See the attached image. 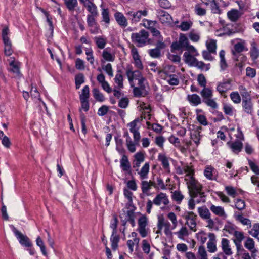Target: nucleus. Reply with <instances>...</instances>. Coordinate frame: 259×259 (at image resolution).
Returning <instances> with one entry per match:
<instances>
[{"label": "nucleus", "mask_w": 259, "mask_h": 259, "mask_svg": "<svg viewBox=\"0 0 259 259\" xmlns=\"http://www.w3.org/2000/svg\"><path fill=\"white\" fill-rule=\"evenodd\" d=\"M126 74L130 83H131L134 79L138 80L143 77L141 73L139 70L133 71L131 66H128L127 68Z\"/></svg>", "instance_id": "13"}, {"label": "nucleus", "mask_w": 259, "mask_h": 259, "mask_svg": "<svg viewBox=\"0 0 259 259\" xmlns=\"http://www.w3.org/2000/svg\"><path fill=\"white\" fill-rule=\"evenodd\" d=\"M227 15L229 19L235 22L239 17V12L237 10H232L228 12Z\"/></svg>", "instance_id": "53"}, {"label": "nucleus", "mask_w": 259, "mask_h": 259, "mask_svg": "<svg viewBox=\"0 0 259 259\" xmlns=\"http://www.w3.org/2000/svg\"><path fill=\"white\" fill-rule=\"evenodd\" d=\"M115 82L117 84L115 87L118 89H121L123 88V75L121 74V71L119 70L117 71V73L115 75L114 78Z\"/></svg>", "instance_id": "35"}, {"label": "nucleus", "mask_w": 259, "mask_h": 259, "mask_svg": "<svg viewBox=\"0 0 259 259\" xmlns=\"http://www.w3.org/2000/svg\"><path fill=\"white\" fill-rule=\"evenodd\" d=\"M187 99L190 104L193 106H197L201 103V98L196 94L188 95Z\"/></svg>", "instance_id": "37"}, {"label": "nucleus", "mask_w": 259, "mask_h": 259, "mask_svg": "<svg viewBox=\"0 0 259 259\" xmlns=\"http://www.w3.org/2000/svg\"><path fill=\"white\" fill-rule=\"evenodd\" d=\"M170 223L168 221H165L163 217L158 218L157 227L160 231H161L163 227H164V233L166 235H168L170 233Z\"/></svg>", "instance_id": "16"}, {"label": "nucleus", "mask_w": 259, "mask_h": 259, "mask_svg": "<svg viewBox=\"0 0 259 259\" xmlns=\"http://www.w3.org/2000/svg\"><path fill=\"white\" fill-rule=\"evenodd\" d=\"M234 218L236 220L240 222L242 225L248 226L249 228L251 227V221L247 218H244L241 213L235 212L234 213Z\"/></svg>", "instance_id": "27"}, {"label": "nucleus", "mask_w": 259, "mask_h": 259, "mask_svg": "<svg viewBox=\"0 0 259 259\" xmlns=\"http://www.w3.org/2000/svg\"><path fill=\"white\" fill-rule=\"evenodd\" d=\"M199 259H208L207 253L205 247L203 245L199 246L198 251Z\"/></svg>", "instance_id": "62"}, {"label": "nucleus", "mask_w": 259, "mask_h": 259, "mask_svg": "<svg viewBox=\"0 0 259 259\" xmlns=\"http://www.w3.org/2000/svg\"><path fill=\"white\" fill-rule=\"evenodd\" d=\"M207 106L211 107L213 109H215L218 108V104L214 99L212 98H209L203 101Z\"/></svg>", "instance_id": "56"}, {"label": "nucleus", "mask_w": 259, "mask_h": 259, "mask_svg": "<svg viewBox=\"0 0 259 259\" xmlns=\"http://www.w3.org/2000/svg\"><path fill=\"white\" fill-rule=\"evenodd\" d=\"M75 80L76 89H78L80 87L81 84L84 82V77L83 74L79 73L76 75Z\"/></svg>", "instance_id": "57"}, {"label": "nucleus", "mask_w": 259, "mask_h": 259, "mask_svg": "<svg viewBox=\"0 0 259 259\" xmlns=\"http://www.w3.org/2000/svg\"><path fill=\"white\" fill-rule=\"evenodd\" d=\"M207 49L208 51L211 52V53L216 54L217 43L216 40L210 39L207 41L206 43Z\"/></svg>", "instance_id": "49"}, {"label": "nucleus", "mask_w": 259, "mask_h": 259, "mask_svg": "<svg viewBox=\"0 0 259 259\" xmlns=\"http://www.w3.org/2000/svg\"><path fill=\"white\" fill-rule=\"evenodd\" d=\"M248 49L246 47V44L244 41L237 42L234 46V50L232 51L233 56L239 54L244 51H247Z\"/></svg>", "instance_id": "20"}, {"label": "nucleus", "mask_w": 259, "mask_h": 259, "mask_svg": "<svg viewBox=\"0 0 259 259\" xmlns=\"http://www.w3.org/2000/svg\"><path fill=\"white\" fill-rule=\"evenodd\" d=\"M230 81L229 80L219 82L217 87V91L221 95L230 89Z\"/></svg>", "instance_id": "32"}, {"label": "nucleus", "mask_w": 259, "mask_h": 259, "mask_svg": "<svg viewBox=\"0 0 259 259\" xmlns=\"http://www.w3.org/2000/svg\"><path fill=\"white\" fill-rule=\"evenodd\" d=\"M200 94L203 100H205L209 98H212L213 96L212 91L208 88L203 87V89L200 92Z\"/></svg>", "instance_id": "46"}, {"label": "nucleus", "mask_w": 259, "mask_h": 259, "mask_svg": "<svg viewBox=\"0 0 259 259\" xmlns=\"http://www.w3.org/2000/svg\"><path fill=\"white\" fill-rule=\"evenodd\" d=\"M193 128L191 129V138L193 140L196 146H198L200 144V141L202 137L201 135L202 127L200 126H196L193 125Z\"/></svg>", "instance_id": "9"}, {"label": "nucleus", "mask_w": 259, "mask_h": 259, "mask_svg": "<svg viewBox=\"0 0 259 259\" xmlns=\"http://www.w3.org/2000/svg\"><path fill=\"white\" fill-rule=\"evenodd\" d=\"M176 234L179 239L184 240L185 237L189 235L188 230L186 227L183 226Z\"/></svg>", "instance_id": "52"}, {"label": "nucleus", "mask_w": 259, "mask_h": 259, "mask_svg": "<svg viewBox=\"0 0 259 259\" xmlns=\"http://www.w3.org/2000/svg\"><path fill=\"white\" fill-rule=\"evenodd\" d=\"M199 55V54L197 50L196 53H192L187 51L183 55L184 61L189 66L194 67L198 60L195 57L198 56Z\"/></svg>", "instance_id": "7"}, {"label": "nucleus", "mask_w": 259, "mask_h": 259, "mask_svg": "<svg viewBox=\"0 0 259 259\" xmlns=\"http://www.w3.org/2000/svg\"><path fill=\"white\" fill-rule=\"evenodd\" d=\"M191 197L194 198L197 203H204L206 201L205 193L201 191L197 193L190 196Z\"/></svg>", "instance_id": "36"}, {"label": "nucleus", "mask_w": 259, "mask_h": 259, "mask_svg": "<svg viewBox=\"0 0 259 259\" xmlns=\"http://www.w3.org/2000/svg\"><path fill=\"white\" fill-rule=\"evenodd\" d=\"M209 208L210 211L217 216L224 218L227 217L224 207L221 206H215L211 204Z\"/></svg>", "instance_id": "22"}, {"label": "nucleus", "mask_w": 259, "mask_h": 259, "mask_svg": "<svg viewBox=\"0 0 259 259\" xmlns=\"http://www.w3.org/2000/svg\"><path fill=\"white\" fill-rule=\"evenodd\" d=\"M189 38L193 42H198L200 39V34L195 30H191L188 34Z\"/></svg>", "instance_id": "55"}, {"label": "nucleus", "mask_w": 259, "mask_h": 259, "mask_svg": "<svg viewBox=\"0 0 259 259\" xmlns=\"http://www.w3.org/2000/svg\"><path fill=\"white\" fill-rule=\"evenodd\" d=\"M228 144L229 145L232 151L235 153H238L240 152L243 147L242 143L239 140L235 141L232 143H228Z\"/></svg>", "instance_id": "31"}, {"label": "nucleus", "mask_w": 259, "mask_h": 259, "mask_svg": "<svg viewBox=\"0 0 259 259\" xmlns=\"http://www.w3.org/2000/svg\"><path fill=\"white\" fill-rule=\"evenodd\" d=\"M118 220L116 215H113V219L111 221L110 227L112 229V233H117V226Z\"/></svg>", "instance_id": "59"}, {"label": "nucleus", "mask_w": 259, "mask_h": 259, "mask_svg": "<svg viewBox=\"0 0 259 259\" xmlns=\"http://www.w3.org/2000/svg\"><path fill=\"white\" fill-rule=\"evenodd\" d=\"M148 224L147 218L145 215L140 217L138 220V227L137 231L143 238L146 237L148 234V229L146 228Z\"/></svg>", "instance_id": "5"}, {"label": "nucleus", "mask_w": 259, "mask_h": 259, "mask_svg": "<svg viewBox=\"0 0 259 259\" xmlns=\"http://www.w3.org/2000/svg\"><path fill=\"white\" fill-rule=\"evenodd\" d=\"M230 97L231 100L235 104H239L241 102V97L237 92H232L230 94Z\"/></svg>", "instance_id": "63"}, {"label": "nucleus", "mask_w": 259, "mask_h": 259, "mask_svg": "<svg viewBox=\"0 0 259 259\" xmlns=\"http://www.w3.org/2000/svg\"><path fill=\"white\" fill-rule=\"evenodd\" d=\"M12 231L17 239L19 240V243L22 245L28 247H31L32 245V244L30 242L29 238L27 236L21 233L14 226H12Z\"/></svg>", "instance_id": "6"}, {"label": "nucleus", "mask_w": 259, "mask_h": 259, "mask_svg": "<svg viewBox=\"0 0 259 259\" xmlns=\"http://www.w3.org/2000/svg\"><path fill=\"white\" fill-rule=\"evenodd\" d=\"M248 233L259 241V223L254 224L251 230L248 231Z\"/></svg>", "instance_id": "47"}, {"label": "nucleus", "mask_w": 259, "mask_h": 259, "mask_svg": "<svg viewBox=\"0 0 259 259\" xmlns=\"http://www.w3.org/2000/svg\"><path fill=\"white\" fill-rule=\"evenodd\" d=\"M65 4L70 11H73L77 5V0H64Z\"/></svg>", "instance_id": "61"}, {"label": "nucleus", "mask_w": 259, "mask_h": 259, "mask_svg": "<svg viewBox=\"0 0 259 259\" xmlns=\"http://www.w3.org/2000/svg\"><path fill=\"white\" fill-rule=\"evenodd\" d=\"M221 247L223 252L228 256L233 254L230 245L229 240L226 238H223L221 241Z\"/></svg>", "instance_id": "23"}, {"label": "nucleus", "mask_w": 259, "mask_h": 259, "mask_svg": "<svg viewBox=\"0 0 259 259\" xmlns=\"http://www.w3.org/2000/svg\"><path fill=\"white\" fill-rule=\"evenodd\" d=\"M223 110L225 114L231 116H233L236 112V110L232 105L226 103L223 104Z\"/></svg>", "instance_id": "44"}, {"label": "nucleus", "mask_w": 259, "mask_h": 259, "mask_svg": "<svg viewBox=\"0 0 259 259\" xmlns=\"http://www.w3.org/2000/svg\"><path fill=\"white\" fill-rule=\"evenodd\" d=\"M193 22L191 20L183 21L180 25H177V27L183 31H188L192 26Z\"/></svg>", "instance_id": "42"}, {"label": "nucleus", "mask_w": 259, "mask_h": 259, "mask_svg": "<svg viewBox=\"0 0 259 259\" xmlns=\"http://www.w3.org/2000/svg\"><path fill=\"white\" fill-rule=\"evenodd\" d=\"M115 19L119 25L122 27H126L128 25L126 18L121 12H116L114 14Z\"/></svg>", "instance_id": "21"}, {"label": "nucleus", "mask_w": 259, "mask_h": 259, "mask_svg": "<svg viewBox=\"0 0 259 259\" xmlns=\"http://www.w3.org/2000/svg\"><path fill=\"white\" fill-rule=\"evenodd\" d=\"M184 49L192 53L196 52V49L195 47L190 45L188 39L186 35L181 33L180 35L178 41L174 42L171 45V50L173 52L175 50L182 51Z\"/></svg>", "instance_id": "1"}, {"label": "nucleus", "mask_w": 259, "mask_h": 259, "mask_svg": "<svg viewBox=\"0 0 259 259\" xmlns=\"http://www.w3.org/2000/svg\"><path fill=\"white\" fill-rule=\"evenodd\" d=\"M153 181V187L156 190H166V185H165L163 180L160 177H156Z\"/></svg>", "instance_id": "28"}, {"label": "nucleus", "mask_w": 259, "mask_h": 259, "mask_svg": "<svg viewBox=\"0 0 259 259\" xmlns=\"http://www.w3.org/2000/svg\"><path fill=\"white\" fill-rule=\"evenodd\" d=\"M198 212L200 217L204 220L209 219L211 216V214L206 207H199L198 208Z\"/></svg>", "instance_id": "41"}, {"label": "nucleus", "mask_w": 259, "mask_h": 259, "mask_svg": "<svg viewBox=\"0 0 259 259\" xmlns=\"http://www.w3.org/2000/svg\"><path fill=\"white\" fill-rule=\"evenodd\" d=\"M93 94L94 98L98 102H103L105 101V98L104 95L97 88L93 89Z\"/></svg>", "instance_id": "45"}, {"label": "nucleus", "mask_w": 259, "mask_h": 259, "mask_svg": "<svg viewBox=\"0 0 259 259\" xmlns=\"http://www.w3.org/2000/svg\"><path fill=\"white\" fill-rule=\"evenodd\" d=\"M153 187L152 181H142L141 183V188L143 194L149 195V191L151 187Z\"/></svg>", "instance_id": "25"}, {"label": "nucleus", "mask_w": 259, "mask_h": 259, "mask_svg": "<svg viewBox=\"0 0 259 259\" xmlns=\"http://www.w3.org/2000/svg\"><path fill=\"white\" fill-rule=\"evenodd\" d=\"M153 204L159 206L163 205L166 206L169 204V200L167 194L165 193L160 192L157 194L153 200Z\"/></svg>", "instance_id": "11"}, {"label": "nucleus", "mask_w": 259, "mask_h": 259, "mask_svg": "<svg viewBox=\"0 0 259 259\" xmlns=\"http://www.w3.org/2000/svg\"><path fill=\"white\" fill-rule=\"evenodd\" d=\"M149 171V165L148 163H146L141 169L139 174L142 179L147 178L148 174Z\"/></svg>", "instance_id": "50"}, {"label": "nucleus", "mask_w": 259, "mask_h": 259, "mask_svg": "<svg viewBox=\"0 0 259 259\" xmlns=\"http://www.w3.org/2000/svg\"><path fill=\"white\" fill-rule=\"evenodd\" d=\"M131 54L133 59L134 61L135 66L138 69L140 70H142L143 69V64L140 59V56L138 54V50L134 46H133L131 48Z\"/></svg>", "instance_id": "14"}, {"label": "nucleus", "mask_w": 259, "mask_h": 259, "mask_svg": "<svg viewBox=\"0 0 259 259\" xmlns=\"http://www.w3.org/2000/svg\"><path fill=\"white\" fill-rule=\"evenodd\" d=\"M209 241L207 243V247L209 252L213 253L217 251L216 237L214 233H209L208 234Z\"/></svg>", "instance_id": "15"}, {"label": "nucleus", "mask_w": 259, "mask_h": 259, "mask_svg": "<svg viewBox=\"0 0 259 259\" xmlns=\"http://www.w3.org/2000/svg\"><path fill=\"white\" fill-rule=\"evenodd\" d=\"M140 119L139 118L135 119L133 121L127 124V126L130 127V131L133 134V137L138 138L140 136L139 132L140 127L137 125V123L139 122Z\"/></svg>", "instance_id": "12"}, {"label": "nucleus", "mask_w": 259, "mask_h": 259, "mask_svg": "<svg viewBox=\"0 0 259 259\" xmlns=\"http://www.w3.org/2000/svg\"><path fill=\"white\" fill-rule=\"evenodd\" d=\"M204 176L208 180L218 181L219 173L213 167L208 165L205 167L204 171Z\"/></svg>", "instance_id": "10"}, {"label": "nucleus", "mask_w": 259, "mask_h": 259, "mask_svg": "<svg viewBox=\"0 0 259 259\" xmlns=\"http://www.w3.org/2000/svg\"><path fill=\"white\" fill-rule=\"evenodd\" d=\"M148 36V33L144 30H142L139 32L133 33L131 38L133 42L137 44L138 47H142L147 44Z\"/></svg>", "instance_id": "3"}, {"label": "nucleus", "mask_w": 259, "mask_h": 259, "mask_svg": "<svg viewBox=\"0 0 259 259\" xmlns=\"http://www.w3.org/2000/svg\"><path fill=\"white\" fill-rule=\"evenodd\" d=\"M171 197L172 199L177 202V203L179 204L181 202L182 200L184 198V196L179 191H174L172 194Z\"/></svg>", "instance_id": "60"}, {"label": "nucleus", "mask_w": 259, "mask_h": 259, "mask_svg": "<svg viewBox=\"0 0 259 259\" xmlns=\"http://www.w3.org/2000/svg\"><path fill=\"white\" fill-rule=\"evenodd\" d=\"M157 17L160 21L163 24L170 23L172 20L170 15L163 10H159L157 12Z\"/></svg>", "instance_id": "18"}, {"label": "nucleus", "mask_w": 259, "mask_h": 259, "mask_svg": "<svg viewBox=\"0 0 259 259\" xmlns=\"http://www.w3.org/2000/svg\"><path fill=\"white\" fill-rule=\"evenodd\" d=\"M120 240V237L117 234V233L115 234L112 233V235L110 237V241L111 242V247L113 250H116L118 247V243Z\"/></svg>", "instance_id": "34"}, {"label": "nucleus", "mask_w": 259, "mask_h": 259, "mask_svg": "<svg viewBox=\"0 0 259 259\" xmlns=\"http://www.w3.org/2000/svg\"><path fill=\"white\" fill-rule=\"evenodd\" d=\"M102 57L107 61L113 62L115 60V56L108 51L107 49H105L103 51Z\"/></svg>", "instance_id": "54"}, {"label": "nucleus", "mask_w": 259, "mask_h": 259, "mask_svg": "<svg viewBox=\"0 0 259 259\" xmlns=\"http://www.w3.org/2000/svg\"><path fill=\"white\" fill-rule=\"evenodd\" d=\"M83 6L90 13L89 15H99L97 7L91 1H88Z\"/></svg>", "instance_id": "24"}, {"label": "nucleus", "mask_w": 259, "mask_h": 259, "mask_svg": "<svg viewBox=\"0 0 259 259\" xmlns=\"http://www.w3.org/2000/svg\"><path fill=\"white\" fill-rule=\"evenodd\" d=\"M254 245V241H253V239L250 237L247 238L244 243L245 247L252 253H255L256 252V249L255 248Z\"/></svg>", "instance_id": "43"}, {"label": "nucleus", "mask_w": 259, "mask_h": 259, "mask_svg": "<svg viewBox=\"0 0 259 259\" xmlns=\"http://www.w3.org/2000/svg\"><path fill=\"white\" fill-rule=\"evenodd\" d=\"M81 103V107H80L79 111L80 114L82 112V110L85 112L89 111L90 108L89 100H80Z\"/></svg>", "instance_id": "58"}, {"label": "nucleus", "mask_w": 259, "mask_h": 259, "mask_svg": "<svg viewBox=\"0 0 259 259\" xmlns=\"http://www.w3.org/2000/svg\"><path fill=\"white\" fill-rule=\"evenodd\" d=\"M9 29L8 27H4L2 30V36L4 46L12 45L11 41L8 36Z\"/></svg>", "instance_id": "33"}, {"label": "nucleus", "mask_w": 259, "mask_h": 259, "mask_svg": "<svg viewBox=\"0 0 259 259\" xmlns=\"http://www.w3.org/2000/svg\"><path fill=\"white\" fill-rule=\"evenodd\" d=\"M185 181L189 191L190 196L202 191L203 186L194 177L188 176Z\"/></svg>", "instance_id": "2"}, {"label": "nucleus", "mask_w": 259, "mask_h": 259, "mask_svg": "<svg viewBox=\"0 0 259 259\" xmlns=\"http://www.w3.org/2000/svg\"><path fill=\"white\" fill-rule=\"evenodd\" d=\"M133 138L134 141H133L132 139L126 140V145L127 149L131 153L135 152L136 150V146L139 145L141 136H139L137 139L135 138L134 137H133Z\"/></svg>", "instance_id": "19"}, {"label": "nucleus", "mask_w": 259, "mask_h": 259, "mask_svg": "<svg viewBox=\"0 0 259 259\" xmlns=\"http://www.w3.org/2000/svg\"><path fill=\"white\" fill-rule=\"evenodd\" d=\"M94 41L97 47L100 49H104L107 44V39L103 36L95 37Z\"/></svg>", "instance_id": "38"}, {"label": "nucleus", "mask_w": 259, "mask_h": 259, "mask_svg": "<svg viewBox=\"0 0 259 259\" xmlns=\"http://www.w3.org/2000/svg\"><path fill=\"white\" fill-rule=\"evenodd\" d=\"M120 167L123 171H130L131 165L127 156L124 155L120 160Z\"/></svg>", "instance_id": "39"}, {"label": "nucleus", "mask_w": 259, "mask_h": 259, "mask_svg": "<svg viewBox=\"0 0 259 259\" xmlns=\"http://www.w3.org/2000/svg\"><path fill=\"white\" fill-rule=\"evenodd\" d=\"M147 14V11L144 10L137 11H130L126 13V15L132 23H136L140 21L142 16H146Z\"/></svg>", "instance_id": "4"}, {"label": "nucleus", "mask_w": 259, "mask_h": 259, "mask_svg": "<svg viewBox=\"0 0 259 259\" xmlns=\"http://www.w3.org/2000/svg\"><path fill=\"white\" fill-rule=\"evenodd\" d=\"M90 98V89L88 85H85L81 91V93L79 95L80 100H89Z\"/></svg>", "instance_id": "51"}, {"label": "nucleus", "mask_w": 259, "mask_h": 259, "mask_svg": "<svg viewBox=\"0 0 259 259\" xmlns=\"http://www.w3.org/2000/svg\"><path fill=\"white\" fill-rule=\"evenodd\" d=\"M166 80L167 82L171 85H177L179 83V80L175 74L169 75Z\"/></svg>", "instance_id": "64"}, {"label": "nucleus", "mask_w": 259, "mask_h": 259, "mask_svg": "<svg viewBox=\"0 0 259 259\" xmlns=\"http://www.w3.org/2000/svg\"><path fill=\"white\" fill-rule=\"evenodd\" d=\"M242 106L243 111L247 114H251L253 112V104L250 98H243Z\"/></svg>", "instance_id": "17"}, {"label": "nucleus", "mask_w": 259, "mask_h": 259, "mask_svg": "<svg viewBox=\"0 0 259 259\" xmlns=\"http://www.w3.org/2000/svg\"><path fill=\"white\" fill-rule=\"evenodd\" d=\"M184 218L186 220V223L189 226L190 229L195 232L196 231L197 215L193 212H188Z\"/></svg>", "instance_id": "8"}, {"label": "nucleus", "mask_w": 259, "mask_h": 259, "mask_svg": "<svg viewBox=\"0 0 259 259\" xmlns=\"http://www.w3.org/2000/svg\"><path fill=\"white\" fill-rule=\"evenodd\" d=\"M233 235L235 238L233 240L234 243L238 249L241 246V242L244 239V233L242 232L235 231Z\"/></svg>", "instance_id": "26"}, {"label": "nucleus", "mask_w": 259, "mask_h": 259, "mask_svg": "<svg viewBox=\"0 0 259 259\" xmlns=\"http://www.w3.org/2000/svg\"><path fill=\"white\" fill-rule=\"evenodd\" d=\"M158 160L161 162L162 167L164 169L166 170H169V158L165 154H159Z\"/></svg>", "instance_id": "30"}, {"label": "nucleus", "mask_w": 259, "mask_h": 259, "mask_svg": "<svg viewBox=\"0 0 259 259\" xmlns=\"http://www.w3.org/2000/svg\"><path fill=\"white\" fill-rule=\"evenodd\" d=\"M194 67H195L202 71H207L210 69V64L209 63L205 64L203 61H199L197 60Z\"/></svg>", "instance_id": "48"}, {"label": "nucleus", "mask_w": 259, "mask_h": 259, "mask_svg": "<svg viewBox=\"0 0 259 259\" xmlns=\"http://www.w3.org/2000/svg\"><path fill=\"white\" fill-rule=\"evenodd\" d=\"M10 66L11 67V71L13 73H15L18 76L20 75V63L13 60L10 63Z\"/></svg>", "instance_id": "40"}, {"label": "nucleus", "mask_w": 259, "mask_h": 259, "mask_svg": "<svg viewBox=\"0 0 259 259\" xmlns=\"http://www.w3.org/2000/svg\"><path fill=\"white\" fill-rule=\"evenodd\" d=\"M250 58L253 61L256 60L259 57V49L257 47V45L255 42L251 44L250 50Z\"/></svg>", "instance_id": "29"}]
</instances>
